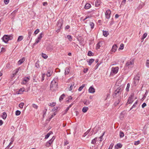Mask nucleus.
Segmentation results:
<instances>
[{
    "label": "nucleus",
    "mask_w": 149,
    "mask_h": 149,
    "mask_svg": "<svg viewBox=\"0 0 149 149\" xmlns=\"http://www.w3.org/2000/svg\"><path fill=\"white\" fill-rule=\"evenodd\" d=\"M123 88L121 86L119 87L115 91L113 94V97H117L119 96L121 93Z\"/></svg>",
    "instance_id": "f257e3e1"
},
{
    "label": "nucleus",
    "mask_w": 149,
    "mask_h": 149,
    "mask_svg": "<svg viewBox=\"0 0 149 149\" xmlns=\"http://www.w3.org/2000/svg\"><path fill=\"white\" fill-rule=\"evenodd\" d=\"M12 38L13 37L11 36L5 35L3 37L2 39L4 42L7 43L9 40H12Z\"/></svg>",
    "instance_id": "f03ea898"
},
{
    "label": "nucleus",
    "mask_w": 149,
    "mask_h": 149,
    "mask_svg": "<svg viewBox=\"0 0 149 149\" xmlns=\"http://www.w3.org/2000/svg\"><path fill=\"white\" fill-rule=\"evenodd\" d=\"M134 62V59H132L128 61L126 64V66L129 68H131L133 67Z\"/></svg>",
    "instance_id": "7ed1b4c3"
},
{
    "label": "nucleus",
    "mask_w": 149,
    "mask_h": 149,
    "mask_svg": "<svg viewBox=\"0 0 149 149\" xmlns=\"http://www.w3.org/2000/svg\"><path fill=\"white\" fill-rule=\"evenodd\" d=\"M118 69L119 68L118 67H112L111 68V75H113L117 73L118 72Z\"/></svg>",
    "instance_id": "20e7f679"
},
{
    "label": "nucleus",
    "mask_w": 149,
    "mask_h": 149,
    "mask_svg": "<svg viewBox=\"0 0 149 149\" xmlns=\"http://www.w3.org/2000/svg\"><path fill=\"white\" fill-rule=\"evenodd\" d=\"M133 96L134 94H132L130 95L128 100V101L127 103V104H131L132 103L133 101Z\"/></svg>",
    "instance_id": "39448f33"
},
{
    "label": "nucleus",
    "mask_w": 149,
    "mask_h": 149,
    "mask_svg": "<svg viewBox=\"0 0 149 149\" xmlns=\"http://www.w3.org/2000/svg\"><path fill=\"white\" fill-rule=\"evenodd\" d=\"M111 12L109 9H108L105 13V15L107 19H109L110 17V14Z\"/></svg>",
    "instance_id": "423d86ee"
},
{
    "label": "nucleus",
    "mask_w": 149,
    "mask_h": 149,
    "mask_svg": "<svg viewBox=\"0 0 149 149\" xmlns=\"http://www.w3.org/2000/svg\"><path fill=\"white\" fill-rule=\"evenodd\" d=\"M30 79L29 77H24L22 81V82L21 84H25L27 82H28L29 80Z\"/></svg>",
    "instance_id": "0eeeda50"
},
{
    "label": "nucleus",
    "mask_w": 149,
    "mask_h": 149,
    "mask_svg": "<svg viewBox=\"0 0 149 149\" xmlns=\"http://www.w3.org/2000/svg\"><path fill=\"white\" fill-rule=\"evenodd\" d=\"M63 21L62 19H59L57 22V25L58 27L61 28V27L62 25Z\"/></svg>",
    "instance_id": "6e6552de"
},
{
    "label": "nucleus",
    "mask_w": 149,
    "mask_h": 149,
    "mask_svg": "<svg viewBox=\"0 0 149 149\" xmlns=\"http://www.w3.org/2000/svg\"><path fill=\"white\" fill-rule=\"evenodd\" d=\"M117 45L116 44L114 45L112 47L111 50V52H115L117 50Z\"/></svg>",
    "instance_id": "1a4fd4ad"
},
{
    "label": "nucleus",
    "mask_w": 149,
    "mask_h": 149,
    "mask_svg": "<svg viewBox=\"0 0 149 149\" xmlns=\"http://www.w3.org/2000/svg\"><path fill=\"white\" fill-rule=\"evenodd\" d=\"M58 85V84L56 83L55 84L54 82H52V81L50 86V87L51 88L55 87L56 88Z\"/></svg>",
    "instance_id": "9d476101"
},
{
    "label": "nucleus",
    "mask_w": 149,
    "mask_h": 149,
    "mask_svg": "<svg viewBox=\"0 0 149 149\" xmlns=\"http://www.w3.org/2000/svg\"><path fill=\"white\" fill-rule=\"evenodd\" d=\"M88 91L90 93H93L95 92V89L92 86H91L88 89Z\"/></svg>",
    "instance_id": "9b49d317"
},
{
    "label": "nucleus",
    "mask_w": 149,
    "mask_h": 149,
    "mask_svg": "<svg viewBox=\"0 0 149 149\" xmlns=\"http://www.w3.org/2000/svg\"><path fill=\"white\" fill-rule=\"evenodd\" d=\"M145 4L144 3L141 2L139 6L137 8L138 10H140L144 6Z\"/></svg>",
    "instance_id": "f8f14e48"
},
{
    "label": "nucleus",
    "mask_w": 149,
    "mask_h": 149,
    "mask_svg": "<svg viewBox=\"0 0 149 149\" xmlns=\"http://www.w3.org/2000/svg\"><path fill=\"white\" fill-rule=\"evenodd\" d=\"M25 60V58L24 57L22 58L19 60L18 62V65H21L22 64Z\"/></svg>",
    "instance_id": "ddd939ff"
},
{
    "label": "nucleus",
    "mask_w": 149,
    "mask_h": 149,
    "mask_svg": "<svg viewBox=\"0 0 149 149\" xmlns=\"http://www.w3.org/2000/svg\"><path fill=\"white\" fill-rule=\"evenodd\" d=\"M122 146V145L121 143H118L115 146V148L116 149H118L119 148H121Z\"/></svg>",
    "instance_id": "4468645a"
},
{
    "label": "nucleus",
    "mask_w": 149,
    "mask_h": 149,
    "mask_svg": "<svg viewBox=\"0 0 149 149\" xmlns=\"http://www.w3.org/2000/svg\"><path fill=\"white\" fill-rule=\"evenodd\" d=\"M91 6V5L90 3H87L86 4L84 8L86 9H88L90 8Z\"/></svg>",
    "instance_id": "2eb2a0df"
},
{
    "label": "nucleus",
    "mask_w": 149,
    "mask_h": 149,
    "mask_svg": "<svg viewBox=\"0 0 149 149\" xmlns=\"http://www.w3.org/2000/svg\"><path fill=\"white\" fill-rule=\"evenodd\" d=\"M88 110V107H84L82 109V111L83 112L85 113L87 112Z\"/></svg>",
    "instance_id": "dca6fc26"
},
{
    "label": "nucleus",
    "mask_w": 149,
    "mask_h": 149,
    "mask_svg": "<svg viewBox=\"0 0 149 149\" xmlns=\"http://www.w3.org/2000/svg\"><path fill=\"white\" fill-rule=\"evenodd\" d=\"M91 102L89 100H85L83 102L86 105H88Z\"/></svg>",
    "instance_id": "f3484780"
},
{
    "label": "nucleus",
    "mask_w": 149,
    "mask_h": 149,
    "mask_svg": "<svg viewBox=\"0 0 149 149\" xmlns=\"http://www.w3.org/2000/svg\"><path fill=\"white\" fill-rule=\"evenodd\" d=\"M100 0H97L95 2V6L96 7H98L100 4Z\"/></svg>",
    "instance_id": "a211bd4d"
},
{
    "label": "nucleus",
    "mask_w": 149,
    "mask_h": 149,
    "mask_svg": "<svg viewBox=\"0 0 149 149\" xmlns=\"http://www.w3.org/2000/svg\"><path fill=\"white\" fill-rule=\"evenodd\" d=\"M103 35L105 36V37H107V36L109 35V32L108 31H103Z\"/></svg>",
    "instance_id": "6ab92c4d"
},
{
    "label": "nucleus",
    "mask_w": 149,
    "mask_h": 149,
    "mask_svg": "<svg viewBox=\"0 0 149 149\" xmlns=\"http://www.w3.org/2000/svg\"><path fill=\"white\" fill-rule=\"evenodd\" d=\"M65 75L68 74H69V72L70 71V69H69V68H66L65 69Z\"/></svg>",
    "instance_id": "aec40b11"
},
{
    "label": "nucleus",
    "mask_w": 149,
    "mask_h": 149,
    "mask_svg": "<svg viewBox=\"0 0 149 149\" xmlns=\"http://www.w3.org/2000/svg\"><path fill=\"white\" fill-rule=\"evenodd\" d=\"M25 91V89L24 88H20L19 91V93L18 94H22L23 92Z\"/></svg>",
    "instance_id": "412c9836"
},
{
    "label": "nucleus",
    "mask_w": 149,
    "mask_h": 149,
    "mask_svg": "<svg viewBox=\"0 0 149 149\" xmlns=\"http://www.w3.org/2000/svg\"><path fill=\"white\" fill-rule=\"evenodd\" d=\"M19 70H21V69L20 68H18L17 69L15 70V72L13 74V77L17 73Z\"/></svg>",
    "instance_id": "4be33fe9"
},
{
    "label": "nucleus",
    "mask_w": 149,
    "mask_h": 149,
    "mask_svg": "<svg viewBox=\"0 0 149 149\" xmlns=\"http://www.w3.org/2000/svg\"><path fill=\"white\" fill-rule=\"evenodd\" d=\"M47 108H46V107L45 108V109L43 110L42 111V113H43V117L44 118L45 116V115L46 114L47 111Z\"/></svg>",
    "instance_id": "5701e85b"
},
{
    "label": "nucleus",
    "mask_w": 149,
    "mask_h": 149,
    "mask_svg": "<svg viewBox=\"0 0 149 149\" xmlns=\"http://www.w3.org/2000/svg\"><path fill=\"white\" fill-rule=\"evenodd\" d=\"M47 50L51 51L53 49V48L52 46H48L46 48Z\"/></svg>",
    "instance_id": "b1692460"
},
{
    "label": "nucleus",
    "mask_w": 149,
    "mask_h": 149,
    "mask_svg": "<svg viewBox=\"0 0 149 149\" xmlns=\"http://www.w3.org/2000/svg\"><path fill=\"white\" fill-rule=\"evenodd\" d=\"M52 71L50 70H48V72L47 74V76L48 77H50L52 74Z\"/></svg>",
    "instance_id": "393cba45"
},
{
    "label": "nucleus",
    "mask_w": 149,
    "mask_h": 149,
    "mask_svg": "<svg viewBox=\"0 0 149 149\" xmlns=\"http://www.w3.org/2000/svg\"><path fill=\"white\" fill-rule=\"evenodd\" d=\"M7 117V114L5 112H3V115L2 116V118L3 119H5Z\"/></svg>",
    "instance_id": "a878e982"
},
{
    "label": "nucleus",
    "mask_w": 149,
    "mask_h": 149,
    "mask_svg": "<svg viewBox=\"0 0 149 149\" xmlns=\"http://www.w3.org/2000/svg\"><path fill=\"white\" fill-rule=\"evenodd\" d=\"M23 36H19L17 40V42H19L20 41H21L22 40H23Z\"/></svg>",
    "instance_id": "bb28decb"
},
{
    "label": "nucleus",
    "mask_w": 149,
    "mask_h": 149,
    "mask_svg": "<svg viewBox=\"0 0 149 149\" xmlns=\"http://www.w3.org/2000/svg\"><path fill=\"white\" fill-rule=\"evenodd\" d=\"M94 59H90L88 61V65H91V64L94 62Z\"/></svg>",
    "instance_id": "cd10ccee"
},
{
    "label": "nucleus",
    "mask_w": 149,
    "mask_h": 149,
    "mask_svg": "<svg viewBox=\"0 0 149 149\" xmlns=\"http://www.w3.org/2000/svg\"><path fill=\"white\" fill-rule=\"evenodd\" d=\"M147 34L146 33H145L143 35L141 38V41L142 42L143 41V39L146 37L147 36Z\"/></svg>",
    "instance_id": "c85d7f7f"
},
{
    "label": "nucleus",
    "mask_w": 149,
    "mask_h": 149,
    "mask_svg": "<svg viewBox=\"0 0 149 149\" xmlns=\"http://www.w3.org/2000/svg\"><path fill=\"white\" fill-rule=\"evenodd\" d=\"M65 95L64 94H63L59 98V100L60 102H61V100H62L64 97H65Z\"/></svg>",
    "instance_id": "c756f323"
},
{
    "label": "nucleus",
    "mask_w": 149,
    "mask_h": 149,
    "mask_svg": "<svg viewBox=\"0 0 149 149\" xmlns=\"http://www.w3.org/2000/svg\"><path fill=\"white\" fill-rule=\"evenodd\" d=\"M85 84H84L82 85L78 89V91H80L82 90L83 88L85 87Z\"/></svg>",
    "instance_id": "7c9ffc66"
},
{
    "label": "nucleus",
    "mask_w": 149,
    "mask_h": 149,
    "mask_svg": "<svg viewBox=\"0 0 149 149\" xmlns=\"http://www.w3.org/2000/svg\"><path fill=\"white\" fill-rule=\"evenodd\" d=\"M56 105V103L54 102H52L51 103H49L48 104V105L51 107H54Z\"/></svg>",
    "instance_id": "2f4dec72"
},
{
    "label": "nucleus",
    "mask_w": 149,
    "mask_h": 149,
    "mask_svg": "<svg viewBox=\"0 0 149 149\" xmlns=\"http://www.w3.org/2000/svg\"><path fill=\"white\" fill-rule=\"evenodd\" d=\"M58 81V77H55L54 78L53 80L52 81V82H54L55 84L57 83V82Z\"/></svg>",
    "instance_id": "473e14b6"
},
{
    "label": "nucleus",
    "mask_w": 149,
    "mask_h": 149,
    "mask_svg": "<svg viewBox=\"0 0 149 149\" xmlns=\"http://www.w3.org/2000/svg\"><path fill=\"white\" fill-rule=\"evenodd\" d=\"M97 138H95L93 139L91 141V143L93 144H95L96 143V141L97 140Z\"/></svg>",
    "instance_id": "72a5a7b5"
},
{
    "label": "nucleus",
    "mask_w": 149,
    "mask_h": 149,
    "mask_svg": "<svg viewBox=\"0 0 149 149\" xmlns=\"http://www.w3.org/2000/svg\"><path fill=\"white\" fill-rule=\"evenodd\" d=\"M124 136V134L123 132L120 131V138H122Z\"/></svg>",
    "instance_id": "f704fd0d"
},
{
    "label": "nucleus",
    "mask_w": 149,
    "mask_h": 149,
    "mask_svg": "<svg viewBox=\"0 0 149 149\" xmlns=\"http://www.w3.org/2000/svg\"><path fill=\"white\" fill-rule=\"evenodd\" d=\"M121 100V98H119L117 101H116L115 103V105H117L120 102Z\"/></svg>",
    "instance_id": "c9c22d12"
},
{
    "label": "nucleus",
    "mask_w": 149,
    "mask_h": 149,
    "mask_svg": "<svg viewBox=\"0 0 149 149\" xmlns=\"http://www.w3.org/2000/svg\"><path fill=\"white\" fill-rule=\"evenodd\" d=\"M130 84L128 83L127 84V86L126 89V91H129V89L130 87Z\"/></svg>",
    "instance_id": "e433bc0d"
},
{
    "label": "nucleus",
    "mask_w": 149,
    "mask_h": 149,
    "mask_svg": "<svg viewBox=\"0 0 149 149\" xmlns=\"http://www.w3.org/2000/svg\"><path fill=\"white\" fill-rule=\"evenodd\" d=\"M44 35V34L42 33H40L39 36L38 37V38L39 39H40L41 40L42 37Z\"/></svg>",
    "instance_id": "4c0bfd02"
},
{
    "label": "nucleus",
    "mask_w": 149,
    "mask_h": 149,
    "mask_svg": "<svg viewBox=\"0 0 149 149\" xmlns=\"http://www.w3.org/2000/svg\"><path fill=\"white\" fill-rule=\"evenodd\" d=\"M52 143V142L51 141H50L49 140L47 142V147H49L51 145V144Z\"/></svg>",
    "instance_id": "58836bf2"
},
{
    "label": "nucleus",
    "mask_w": 149,
    "mask_h": 149,
    "mask_svg": "<svg viewBox=\"0 0 149 149\" xmlns=\"http://www.w3.org/2000/svg\"><path fill=\"white\" fill-rule=\"evenodd\" d=\"M124 48V45L123 44H121L120 46V47L118 49V50H122Z\"/></svg>",
    "instance_id": "ea45409f"
},
{
    "label": "nucleus",
    "mask_w": 149,
    "mask_h": 149,
    "mask_svg": "<svg viewBox=\"0 0 149 149\" xmlns=\"http://www.w3.org/2000/svg\"><path fill=\"white\" fill-rule=\"evenodd\" d=\"M42 57L45 59L47 58L48 57L47 55L46 54L43 53H42Z\"/></svg>",
    "instance_id": "a19ab883"
},
{
    "label": "nucleus",
    "mask_w": 149,
    "mask_h": 149,
    "mask_svg": "<svg viewBox=\"0 0 149 149\" xmlns=\"http://www.w3.org/2000/svg\"><path fill=\"white\" fill-rule=\"evenodd\" d=\"M21 113V112L19 110H17L15 112V115L16 116L19 115Z\"/></svg>",
    "instance_id": "79ce46f5"
},
{
    "label": "nucleus",
    "mask_w": 149,
    "mask_h": 149,
    "mask_svg": "<svg viewBox=\"0 0 149 149\" xmlns=\"http://www.w3.org/2000/svg\"><path fill=\"white\" fill-rule=\"evenodd\" d=\"M67 38L68 39L69 41H72V36L70 35H68L67 36Z\"/></svg>",
    "instance_id": "37998d69"
},
{
    "label": "nucleus",
    "mask_w": 149,
    "mask_h": 149,
    "mask_svg": "<svg viewBox=\"0 0 149 149\" xmlns=\"http://www.w3.org/2000/svg\"><path fill=\"white\" fill-rule=\"evenodd\" d=\"M90 26H91V28L92 29H93L94 28V24L93 22H90Z\"/></svg>",
    "instance_id": "c03bdc74"
},
{
    "label": "nucleus",
    "mask_w": 149,
    "mask_h": 149,
    "mask_svg": "<svg viewBox=\"0 0 149 149\" xmlns=\"http://www.w3.org/2000/svg\"><path fill=\"white\" fill-rule=\"evenodd\" d=\"M51 134V133L50 132H49L48 133H47L45 136V139H47L50 136V135Z\"/></svg>",
    "instance_id": "a18cd8bd"
},
{
    "label": "nucleus",
    "mask_w": 149,
    "mask_h": 149,
    "mask_svg": "<svg viewBox=\"0 0 149 149\" xmlns=\"http://www.w3.org/2000/svg\"><path fill=\"white\" fill-rule=\"evenodd\" d=\"M40 40V39H39L38 38H37L36 40V42L34 43V45H35L37 44L38 43Z\"/></svg>",
    "instance_id": "49530a36"
},
{
    "label": "nucleus",
    "mask_w": 149,
    "mask_h": 149,
    "mask_svg": "<svg viewBox=\"0 0 149 149\" xmlns=\"http://www.w3.org/2000/svg\"><path fill=\"white\" fill-rule=\"evenodd\" d=\"M56 112H54L53 113L52 115H51V116L50 117V119H51L56 114Z\"/></svg>",
    "instance_id": "de8ad7c7"
},
{
    "label": "nucleus",
    "mask_w": 149,
    "mask_h": 149,
    "mask_svg": "<svg viewBox=\"0 0 149 149\" xmlns=\"http://www.w3.org/2000/svg\"><path fill=\"white\" fill-rule=\"evenodd\" d=\"M146 65L147 67L149 68V59L147 60L146 63Z\"/></svg>",
    "instance_id": "09e8293b"
},
{
    "label": "nucleus",
    "mask_w": 149,
    "mask_h": 149,
    "mask_svg": "<svg viewBox=\"0 0 149 149\" xmlns=\"http://www.w3.org/2000/svg\"><path fill=\"white\" fill-rule=\"evenodd\" d=\"M93 53L91 51H89L88 53V56H91L93 55Z\"/></svg>",
    "instance_id": "8fccbe9b"
},
{
    "label": "nucleus",
    "mask_w": 149,
    "mask_h": 149,
    "mask_svg": "<svg viewBox=\"0 0 149 149\" xmlns=\"http://www.w3.org/2000/svg\"><path fill=\"white\" fill-rule=\"evenodd\" d=\"M139 81L135 80L134 79V83L135 86H136L137 84H138L139 83Z\"/></svg>",
    "instance_id": "3c124183"
},
{
    "label": "nucleus",
    "mask_w": 149,
    "mask_h": 149,
    "mask_svg": "<svg viewBox=\"0 0 149 149\" xmlns=\"http://www.w3.org/2000/svg\"><path fill=\"white\" fill-rule=\"evenodd\" d=\"M24 105V103H21L19 105V107L20 108H22Z\"/></svg>",
    "instance_id": "603ef678"
},
{
    "label": "nucleus",
    "mask_w": 149,
    "mask_h": 149,
    "mask_svg": "<svg viewBox=\"0 0 149 149\" xmlns=\"http://www.w3.org/2000/svg\"><path fill=\"white\" fill-rule=\"evenodd\" d=\"M32 34V32L31 31H29L28 33V38L30 39Z\"/></svg>",
    "instance_id": "864d4df0"
},
{
    "label": "nucleus",
    "mask_w": 149,
    "mask_h": 149,
    "mask_svg": "<svg viewBox=\"0 0 149 149\" xmlns=\"http://www.w3.org/2000/svg\"><path fill=\"white\" fill-rule=\"evenodd\" d=\"M32 107L33 108L36 109H37L38 107V106L35 104H32Z\"/></svg>",
    "instance_id": "5fc2aeb1"
},
{
    "label": "nucleus",
    "mask_w": 149,
    "mask_h": 149,
    "mask_svg": "<svg viewBox=\"0 0 149 149\" xmlns=\"http://www.w3.org/2000/svg\"><path fill=\"white\" fill-rule=\"evenodd\" d=\"M35 66L37 68H38L40 66L39 65V63L38 62H37L36 63Z\"/></svg>",
    "instance_id": "6e6d98bb"
},
{
    "label": "nucleus",
    "mask_w": 149,
    "mask_h": 149,
    "mask_svg": "<svg viewBox=\"0 0 149 149\" xmlns=\"http://www.w3.org/2000/svg\"><path fill=\"white\" fill-rule=\"evenodd\" d=\"M134 79L135 80L139 81V79H140V77H138V76H136L134 78Z\"/></svg>",
    "instance_id": "4d7b16f0"
},
{
    "label": "nucleus",
    "mask_w": 149,
    "mask_h": 149,
    "mask_svg": "<svg viewBox=\"0 0 149 149\" xmlns=\"http://www.w3.org/2000/svg\"><path fill=\"white\" fill-rule=\"evenodd\" d=\"M140 143V141H135L134 143V144L135 145H137Z\"/></svg>",
    "instance_id": "13d9d810"
},
{
    "label": "nucleus",
    "mask_w": 149,
    "mask_h": 149,
    "mask_svg": "<svg viewBox=\"0 0 149 149\" xmlns=\"http://www.w3.org/2000/svg\"><path fill=\"white\" fill-rule=\"evenodd\" d=\"M39 32V30L38 29H37L34 32L35 34H36Z\"/></svg>",
    "instance_id": "bf43d9fd"
},
{
    "label": "nucleus",
    "mask_w": 149,
    "mask_h": 149,
    "mask_svg": "<svg viewBox=\"0 0 149 149\" xmlns=\"http://www.w3.org/2000/svg\"><path fill=\"white\" fill-rule=\"evenodd\" d=\"M100 64H99V63H97V65L95 66V70H96L97 69L98 67H99V66Z\"/></svg>",
    "instance_id": "052dcab7"
},
{
    "label": "nucleus",
    "mask_w": 149,
    "mask_h": 149,
    "mask_svg": "<svg viewBox=\"0 0 149 149\" xmlns=\"http://www.w3.org/2000/svg\"><path fill=\"white\" fill-rule=\"evenodd\" d=\"M9 0H4V3L6 4H8L9 2Z\"/></svg>",
    "instance_id": "680f3d73"
},
{
    "label": "nucleus",
    "mask_w": 149,
    "mask_h": 149,
    "mask_svg": "<svg viewBox=\"0 0 149 149\" xmlns=\"http://www.w3.org/2000/svg\"><path fill=\"white\" fill-rule=\"evenodd\" d=\"M45 74H42V75L41 81H42L44 80Z\"/></svg>",
    "instance_id": "e2e57ef3"
},
{
    "label": "nucleus",
    "mask_w": 149,
    "mask_h": 149,
    "mask_svg": "<svg viewBox=\"0 0 149 149\" xmlns=\"http://www.w3.org/2000/svg\"><path fill=\"white\" fill-rule=\"evenodd\" d=\"M137 101L136 102L134 103V104L132 106V108H134L136 107V106L137 104Z\"/></svg>",
    "instance_id": "0e129e2a"
},
{
    "label": "nucleus",
    "mask_w": 149,
    "mask_h": 149,
    "mask_svg": "<svg viewBox=\"0 0 149 149\" xmlns=\"http://www.w3.org/2000/svg\"><path fill=\"white\" fill-rule=\"evenodd\" d=\"M100 43H98L97 45V47H96V49H99L100 47Z\"/></svg>",
    "instance_id": "69168bd1"
},
{
    "label": "nucleus",
    "mask_w": 149,
    "mask_h": 149,
    "mask_svg": "<svg viewBox=\"0 0 149 149\" xmlns=\"http://www.w3.org/2000/svg\"><path fill=\"white\" fill-rule=\"evenodd\" d=\"M146 105V104L145 103H143L142 105V107L144 108Z\"/></svg>",
    "instance_id": "338daca9"
},
{
    "label": "nucleus",
    "mask_w": 149,
    "mask_h": 149,
    "mask_svg": "<svg viewBox=\"0 0 149 149\" xmlns=\"http://www.w3.org/2000/svg\"><path fill=\"white\" fill-rule=\"evenodd\" d=\"M88 70V68H85L84 70V73H86L87 72Z\"/></svg>",
    "instance_id": "774afa93"
}]
</instances>
